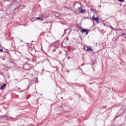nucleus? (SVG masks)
Here are the masks:
<instances>
[{
  "instance_id": "f257e3e1",
  "label": "nucleus",
  "mask_w": 126,
  "mask_h": 126,
  "mask_svg": "<svg viewBox=\"0 0 126 126\" xmlns=\"http://www.w3.org/2000/svg\"><path fill=\"white\" fill-rule=\"evenodd\" d=\"M79 10L81 13H85L86 12V11L85 10V7L84 6L82 7V6L79 8Z\"/></svg>"
},
{
  "instance_id": "f03ea898",
  "label": "nucleus",
  "mask_w": 126,
  "mask_h": 126,
  "mask_svg": "<svg viewBox=\"0 0 126 126\" xmlns=\"http://www.w3.org/2000/svg\"><path fill=\"white\" fill-rule=\"evenodd\" d=\"M81 32L82 33H86V35H87L88 33H89V32L88 31V30L84 29H81Z\"/></svg>"
},
{
  "instance_id": "7ed1b4c3",
  "label": "nucleus",
  "mask_w": 126,
  "mask_h": 126,
  "mask_svg": "<svg viewBox=\"0 0 126 126\" xmlns=\"http://www.w3.org/2000/svg\"><path fill=\"white\" fill-rule=\"evenodd\" d=\"M30 67V65H29V64H25L24 65V68H25L27 70L29 69V67Z\"/></svg>"
},
{
  "instance_id": "20e7f679",
  "label": "nucleus",
  "mask_w": 126,
  "mask_h": 126,
  "mask_svg": "<svg viewBox=\"0 0 126 126\" xmlns=\"http://www.w3.org/2000/svg\"><path fill=\"white\" fill-rule=\"evenodd\" d=\"M93 20L96 21V22H97V23H98V22L99 21V18H98V17L95 18V16H93Z\"/></svg>"
},
{
  "instance_id": "39448f33",
  "label": "nucleus",
  "mask_w": 126,
  "mask_h": 126,
  "mask_svg": "<svg viewBox=\"0 0 126 126\" xmlns=\"http://www.w3.org/2000/svg\"><path fill=\"white\" fill-rule=\"evenodd\" d=\"M6 86V84H3V85L1 87V88H0V89L1 90H3V88H5V87Z\"/></svg>"
},
{
  "instance_id": "423d86ee",
  "label": "nucleus",
  "mask_w": 126,
  "mask_h": 126,
  "mask_svg": "<svg viewBox=\"0 0 126 126\" xmlns=\"http://www.w3.org/2000/svg\"><path fill=\"white\" fill-rule=\"evenodd\" d=\"M89 51H90V52H93V50H92V48H91V47L90 46H89L88 47L87 52H89Z\"/></svg>"
},
{
  "instance_id": "0eeeda50",
  "label": "nucleus",
  "mask_w": 126,
  "mask_h": 126,
  "mask_svg": "<svg viewBox=\"0 0 126 126\" xmlns=\"http://www.w3.org/2000/svg\"><path fill=\"white\" fill-rule=\"evenodd\" d=\"M88 46L87 45H85L84 47V50H85V51H87V49H88Z\"/></svg>"
},
{
  "instance_id": "6e6552de",
  "label": "nucleus",
  "mask_w": 126,
  "mask_h": 126,
  "mask_svg": "<svg viewBox=\"0 0 126 126\" xmlns=\"http://www.w3.org/2000/svg\"><path fill=\"white\" fill-rule=\"evenodd\" d=\"M36 18V19H38V20H41V21H43V20H44V19L42 18H40V17H37V18Z\"/></svg>"
},
{
  "instance_id": "1a4fd4ad",
  "label": "nucleus",
  "mask_w": 126,
  "mask_h": 126,
  "mask_svg": "<svg viewBox=\"0 0 126 126\" xmlns=\"http://www.w3.org/2000/svg\"><path fill=\"white\" fill-rule=\"evenodd\" d=\"M109 28H112L113 29V30H115V31H117V29H115V28H113V27L111 25H110L109 26Z\"/></svg>"
},
{
  "instance_id": "9d476101",
  "label": "nucleus",
  "mask_w": 126,
  "mask_h": 126,
  "mask_svg": "<svg viewBox=\"0 0 126 126\" xmlns=\"http://www.w3.org/2000/svg\"><path fill=\"white\" fill-rule=\"evenodd\" d=\"M118 1H120V2H124L125 1V0H118Z\"/></svg>"
},
{
  "instance_id": "9b49d317",
  "label": "nucleus",
  "mask_w": 126,
  "mask_h": 126,
  "mask_svg": "<svg viewBox=\"0 0 126 126\" xmlns=\"http://www.w3.org/2000/svg\"><path fill=\"white\" fill-rule=\"evenodd\" d=\"M67 58L68 60H69V59H71V57H70V56H67Z\"/></svg>"
},
{
  "instance_id": "f8f14e48",
  "label": "nucleus",
  "mask_w": 126,
  "mask_h": 126,
  "mask_svg": "<svg viewBox=\"0 0 126 126\" xmlns=\"http://www.w3.org/2000/svg\"><path fill=\"white\" fill-rule=\"evenodd\" d=\"M116 31H119V30H122V29H116Z\"/></svg>"
},
{
  "instance_id": "ddd939ff",
  "label": "nucleus",
  "mask_w": 126,
  "mask_h": 126,
  "mask_svg": "<svg viewBox=\"0 0 126 126\" xmlns=\"http://www.w3.org/2000/svg\"><path fill=\"white\" fill-rule=\"evenodd\" d=\"M124 35H126V33H122V36H124Z\"/></svg>"
},
{
  "instance_id": "4468645a",
  "label": "nucleus",
  "mask_w": 126,
  "mask_h": 126,
  "mask_svg": "<svg viewBox=\"0 0 126 126\" xmlns=\"http://www.w3.org/2000/svg\"><path fill=\"white\" fill-rule=\"evenodd\" d=\"M117 118H119V116H115V119H117Z\"/></svg>"
},
{
  "instance_id": "2eb2a0df",
  "label": "nucleus",
  "mask_w": 126,
  "mask_h": 126,
  "mask_svg": "<svg viewBox=\"0 0 126 126\" xmlns=\"http://www.w3.org/2000/svg\"><path fill=\"white\" fill-rule=\"evenodd\" d=\"M0 52H3L2 49H0Z\"/></svg>"
},
{
  "instance_id": "dca6fc26",
  "label": "nucleus",
  "mask_w": 126,
  "mask_h": 126,
  "mask_svg": "<svg viewBox=\"0 0 126 126\" xmlns=\"http://www.w3.org/2000/svg\"><path fill=\"white\" fill-rule=\"evenodd\" d=\"M7 0V1H8V0Z\"/></svg>"
}]
</instances>
